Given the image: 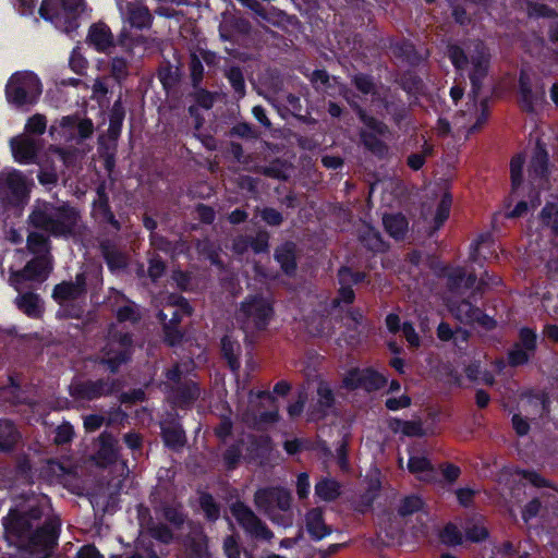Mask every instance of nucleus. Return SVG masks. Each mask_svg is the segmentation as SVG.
<instances>
[{"instance_id":"obj_13","label":"nucleus","mask_w":558,"mask_h":558,"mask_svg":"<svg viewBox=\"0 0 558 558\" xmlns=\"http://www.w3.org/2000/svg\"><path fill=\"white\" fill-rule=\"evenodd\" d=\"M86 44L101 53H109L116 47L114 36L104 22H97L89 26Z\"/></svg>"},{"instance_id":"obj_29","label":"nucleus","mask_w":558,"mask_h":558,"mask_svg":"<svg viewBox=\"0 0 558 558\" xmlns=\"http://www.w3.org/2000/svg\"><path fill=\"white\" fill-rule=\"evenodd\" d=\"M275 260L288 277H293L298 269L295 247L292 242H286L278 246L274 254Z\"/></svg>"},{"instance_id":"obj_52","label":"nucleus","mask_w":558,"mask_h":558,"mask_svg":"<svg viewBox=\"0 0 558 558\" xmlns=\"http://www.w3.org/2000/svg\"><path fill=\"white\" fill-rule=\"evenodd\" d=\"M440 542L447 546H458L463 542V535L454 523H447L439 534Z\"/></svg>"},{"instance_id":"obj_2","label":"nucleus","mask_w":558,"mask_h":558,"mask_svg":"<svg viewBox=\"0 0 558 558\" xmlns=\"http://www.w3.org/2000/svg\"><path fill=\"white\" fill-rule=\"evenodd\" d=\"M448 57L457 70H463L470 64V96L477 98L490 66V52L487 46L482 40H474L472 48L465 52L461 47L452 45L448 47Z\"/></svg>"},{"instance_id":"obj_46","label":"nucleus","mask_w":558,"mask_h":558,"mask_svg":"<svg viewBox=\"0 0 558 558\" xmlns=\"http://www.w3.org/2000/svg\"><path fill=\"white\" fill-rule=\"evenodd\" d=\"M523 165H524V157L522 155H517L511 159L510 174H511V197L512 198L520 197Z\"/></svg>"},{"instance_id":"obj_32","label":"nucleus","mask_w":558,"mask_h":558,"mask_svg":"<svg viewBox=\"0 0 558 558\" xmlns=\"http://www.w3.org/2000/svg\"><path fill=\"white\" fill-rule=\"evenodd\" d=\"M221 355L226 360L228 367L232 373H238L241 367L239 352L240 344L230 336L225 335L220 340Z\"/></svg>"},{"instance_id":"obj_48","label":"nucleus","mask_w":558,"mask_h":558,"mask_svg":"<svg viewBox=\"0 0 558 558\" xmlns=\"http://www.w3.org/2000/svg\"><path fill=\"white\" fill-rule=\"evenodd\" d=\"M102 257L111 271L123 269L126 267L125 256L114 247L107 243L101 244Z\"/></svg>"},{"instance_id":"obj_49","label":"nucleus","mask_w":558,"mask_h":558,"mask_svg":"<svg viewBox=\"0 0 558 558\" xmlns=\"http://www.w3.org/2000/svg\"><path fill=\"white\" fill-rule=\"evenodd\" d=\"M501 278L497 275L489 274L485 270L481 277L476 280L474 289L472 290V298L476 300H481L485 293V291L492 286L501 284Z\"/></svg>"},{"instance_id":"obj_37","label":"nucleus","mask_w":558,"mask_h":558,"mask_svg":"<svg viewBox=\"0 0 558 558\" xmlns=\"http://www.w3.org/2000/svg\"><path fill=\"white\" fill-rule=\"evenodd\" d=\"M243 445L244 440L238 439L233 444L229 445L222 452L221 460L226 471L232 472L240 466L242 460L244 459L242 453Z\"/></svg>"},{"instance_id":"obj_60","label":"nucleus","mask_w":558,"mask_h":558,"mask_svg":"<svg viewBox=\"0 0 558 558\" xmlns=\"http://www.w3.org/2000/svg\"><path fill=\"white\" fill-rule=\"evenodd\" d=\"M109 71L110 75L121 83L129 75V62L124 58L114 57L110 61Z\"/></svg>"},{"instance_id":"obj_18","label":"nucleus","mask_w":558,"mask_h":558,"mask_svg":"<svg viewBox=\"0 0 558 558\" xmlns=\"http://www.w3.org/2000/svg\"><path fill=\"white\" fill-rule=\"evenodd\" d=\"M102 355L95 360V363L106 367L110 374L119 373L122 365L132 360V353L122 351L114 347V343H107L102 350Z\"/></svg>"},{"instance_id":"obj_54","label":"nucleus","mask_w":558,"mask_h":558,"mask_svg":"<svg viewBox=\"0 0 558 558\" xmlns=\"http://www.w3.org/2000/svg\"><path fill=\"white\" fill-rule=\"evenodd\" d=\"M533 354L520 348V344H513L512 349L508 351L507 361L511 367H520L527 364Z\"/></svg>"},{"instance_id":"obj_55","label":"nucleus","mask_w":558,"mask_h":558,"mask_svg":"<svg viewBox=\"0 0 558 558\" xmlns=\"http://www.w3.org/2000/svg\"><path fill=\"white\" fill-rule=\"evenodd\" d=\"M189 70L192 86L193 88H196L201 85L204 77V66L202 63V59L196 52L190 54Z\"/></svg>"},{"instance_id":"obj_53","label":"nucleus","mask_w":558,"mask_h":558,"mask_svg":"<svg viewBox=\"0 0 558 558\" xmlns=\"http://www.w3.org/2000/svg\"><path fill=\"white\" fill-rule=\"evenodd\" d=\"M424 506L423 499L417 495L405 496L398 508L400 517H409L420 511Z\"/></svg>"},{"instance_id":"obj_64","label":"nucleus","mask_w":558,"mask_h":558,"mask_svg":"<svg viewBox=\"0 0 558 558\" xmlns=\"http://www.w3.org/2000/svg\"><path fill=\"white\" fill-rule=\"evenodd\" d=\"M355 301V292L351 284H340L337 296L331 300V308H338L341 303L352 304Z\"/></svg>"},{"instance_id":"obj_24","label":"nucleus","mask_w":558,"mask_h":558,"mask_svg":"<svg viewBox=\"0 0 558 558\" xmlns=\"http://www.w3.org/2000/svg\"><path fill=\"white\" fill-rule=\"evenodd\" d=\"M305 526L311 539L322 541L332 533L331 526L327 525L324 519V511L320 508H312L305 515Z\"/></svg>"},{"instance_id":"obj_36","label":"nucleus","mask_w":558,"mask_h":558,"mask_svg":"<svg viewBox=\"0 0 558 558\" xmlns=\"http://www.w3.org/2000/svg\"><path fill=\"white\" fill-rule=\"evenodd\" d=\"M361 389L367 392L380 390L388 383L387 377L373 367L361 369Z\"/></svg>"},{"instance_id":"obj_28","label":"nucleus","mask_w":558,"mask_h":558,"mask_svg":"<svg viewBox=\"0 0 558 558\" xmlns=\"http://www.w3.org/2000/svg\"><path fill=\"white\" fill-rule=\"evenodd\" d=\"M359 136L364 148L377 158L384 159L389 155V146L378 137L377 132L365 126L359 131Z\"/></svg>"},{"instance_id":"obj_58","label":"nucleus","mask_w":558,"mask_h":558,"mask_svg":"<svg viewBox=\"0 0 558 558\" xmlns=\"http://www.w3.org/2000/svg\"><path fill=\"white\" fill-rule=\"evenodd\" d=\"M383 105L387 113L392 117L395 122L399 123L405 118L407 108L402 101L396 100L393 98H384Z\"/></svg>"},{"instance_id":"obj_51","label":"nucleus","mask_w":558,"mask_h":558,"mask_svg":"<svg viewBox=\"0 0 558 558\" xmlns=\"http://www.w3.org/2000/svg\"><path fill=\"white\" fill-rule=\"evenodd\" d=\"M238 98L245 96L244 74L239 66H231L225 73Z\"/></svg>"},{"instance_id":"obj_26","label":"nucleus","mask_w":558,"mask_h":558,"mask_svg":"<svg viewBox=\"0 0 558 558\" xmlns=\"http://www.w3.org/2000/svg\"><path fill=\"white\" fill-rule=\"evenodd\" d=\"M125 14L128 22L134 28H149L153 24L154 19L149 9L138 0L126 3Z\"/></svg>"},{"instance_id":"obj_27","label":"nucleus","mask_w":558,"mask_h":558,"mask_svg":"<svg viewBox=\"0 0 558 558\" xmlns=\"http://www.w3.org/2000/svg\"><path fill=\"white\" fill-rule=\"evenodd\" d=\"M357 239L363 247L374 254H381L389 250V243L384 240L381 233L369 225H364L359 230Z\"/></svg>"},{"instance_id":"obj_33","label":"nucleus","mask_w":558,"mask_h":558,"mask_svg":"<svg viewBox=\"0 0 558 558\" xmlns=\"http://www.w3.org/2000/svg\"><path fill=\"white\" fill-rule=\"evenodd\" d=\"M315 495L323 501H335L341 495V485L335 478L322 477L315 484Z\"/></svg>"},{"instance_id":"obj_25","label":"nucleus","mask_w":558,"mask_h":558,"mask_svg":"<svg viewBox=\"0 0 558 558\" xmlns=\"http://www.w3.org/2000/svg\"><path fill=\"white\" fill-rule=\"evenodd\" d=\"M251 23L241 16L223 13L219 25V34L223 40H232L234 33L247 35L251 32Z\"/></svg>"},{"instance_id":"obj_10","label":"nucleus","mask_w":558,"mask_h":558,"mask_svg":"<svg viewBox=\"0 0 558 558\" xmlns=\"http://www.w3.org/2000/svg\"><path fill=\"white\" fill-rule=\"evenodd\" d=\"M119 389V380L110 377H101L96 380H78L69 387V395L78 401H94L102 397L116 393Z\"/></svg>"},{"instance_id":"obj_35","label":"nucleus","mask_w":558,"mask_h":558,"mask_svg":"<svg viewBox=\"0 0 558 558\" xmlns=\"http://www.w3.org/2000/svg\"><path fill=\"white\" fill-rule=\"evenodd\" d=\"M235 246L240 251L251 247L255 254L267 253L269 248V233L266 230H259L255 235H246Z\"/></svg>"},{"instance_id":"obj_57","label":"nucleus","mask_w":558,"mask_h":558,"mask_svg":"<svg viewBox=\"0 0 558 558\" xmlns=\"http://www.w3.org/2000/svg\"><path fill=\"white\" fill-rule=\"evenodd\" d=\"M366 272L354 271L349 266H341L338 270V280L340 284H359L366 279Z\"/></svg>"},{"instance_id":"obj_19","label":"nucleus","mask_w":558,"mask_h":558,"mask_svg":"<svg viewBox=\"0 0 558 558\" xmlns=\"http://www.w3.org/2000/svg\"><path fill=\"white\" fill-rule=\"evenodd\" d=\"M317 402L311 407L310 415L312 420L320 421L328 415V411L336 404V398L332 389L327 381H320L317 386Z\"/></svg>"},{"instance_id":"obj_4","label":"nucleus","mask_w":558,"mask_h":558,"mask_svg":"<svg viewBox=\"0 0 558 558\" xmlns=\"http://www.w3.org/2000/svg\"><path fill=\"white\" fill-rule=\"evenodd\" d=\"M84 0H43L39 15L64 33L78 27L77 17L84 11Z\"/></svg>"},{"instance_id":"obj_20","label":"nucleus","mask_w":558,"mask_h":558,"mask_svg":"<svg viewBox=\"0 0 558 558\" xmlns=\"http://www.w3.org/2000/svg\"><path fill=\"white\" fill-rule=\"evenodd\" d=\"M51 256H35L17 274L25 281L45 280L51 271Z\"/></svg>"},{"instance_id":"obj_63","label":"nucleus","mask_w":558,"mask_h":558,"mask_svg":"<svg viewBox=\"0 0 558 558\" xmlns=\"http://www.w3.org/2000/svg\"><path fill=\"white\" fill-rule=\"evenodd\" d=\"M116 318L119 323H137L141 319V315L136 308V305L129 301V304L120 306L116 312Z\"/></svg>"},{"instance_id":"obj_47","label":"nucleus","mask_w":558,"mask_h":558,"mask_svg":"<svg viewBox=\"0 0 558 558\" xmlns=\"http://www.w3.org/2000/svg\"><path fill=\"white\" fill-rule=\"evenodd\" d=\"M199 507L204 517L209 522H216L220 517V505L215 500L210 493L204 492L198 498Z\"/></svg>"},{"instance_id":"obj_39","label":"nucleus","mask_w":558,"mask_h":558,"mask_svg":"<svg viewBox=\"0 0 558 558\" xmlns=\"http://www.w3.org/2000/svg\"><path fill=\"white\" fill-rule=\"evenodd\" d=\"M40 299L34 292H26L15 299L17 308L29 318H38L41 315Z\"/></svg>"},{"instance_id":"obj_61","label":"nucleus","mask_w":558,"mask_h":558,"mask_svg":"<svg viewBox=\"0 0 558 558\" xmlns=\"http://www.w3.org/2000/svg\"><path fill=\"white\" fill-rule=\"evenodd\" d=\"M408 470L412 474L433 472L434 466L430 460L425 456H410L408 460Z\"/></svg>"},{"instance_id":"obj_30","label":"nucleus","mask_w":558,"mask_h":558,"mask_svg":"<svg viewBox=\"0 0 558 558\" xmlns=\"http://www.w3.org/2000/svg\"><path fill=\"white\" fill-rule=\"evenodd\" d=\"M383 223L387 233L397 241L403 240L408 233L409 221L402 211L387 213L383 216Z\"/></svg>"},{"instance_id":"obj_34","label":"nucleus","mask_w":558,"mask_h":558,"mask_svg":"<svg viewBox=\"0 0 558 558\" xmlns=\"http://www.w3.org/2000/svg\"><path fill=\"white\" fill-rule=\"evenodd\" d=\"M20 438L21 434L12 421L0 420V451H11Z\"/></svg>"},{"instance_id":"obj_42","label":"nucleus","mask_w":558,"mask_h":558,"mask_svg":"<svg viewBox=\"0 0 558 558\" xmlns=\"http://www.w3.org/2000/svg\"><path fill=\"white\" fill-rule=\"evenodd\" d=\"M51 296L61 306H63L68 301H75L82 298V295L72 284V281L65 280L53 287Z\"/></svg>"},{"instance_id":"obj_59","label":"nucleus","mask_w":558,"mask_h":558,"mask_svg":"<svg viewBox=\"0 0 558 558\" xmlns=\"http://www.w3.org/2000/svg\"><path fill=\"white\" fill-rule=\"evenodd\" d=\"M230 136H236L243 140H257L260 132L247 122H240L233 125L229 132Z\"/></svg>"},{"instance_id":"obj_41","label":"nucleus","mask_w":558,"mask_h":558,"mask_svg":"<svg viewBox=\"0 0 558 558\" xmlns=\"http://www.w3.org/2000/svg\"><path fill=\"white\" fill-rule=\"evenodd\" d=\"M125 117V110L122 105L121 96L114 101L109 114L108 133L111 138H117L121 133V128Z\"/></svg>"},{"instance_id":"obj_40","label":"nucleus","mask_w":558,"mask_h":558,"mask_svg":"<svg viewBox=\"0 0 558 558\" xmlns=\"http://www.w3.org/2000/svg\"><path fill=\"white\" fill-rule=\"evenodd\" d=\"M465 376L472 383H483L487 386H493L496 383L495 375L488 371L483 369L480 361H473L465 366Z\"/></svg>"},{"instance_id":"obj_6","label":"nucleus","mask_w":558,"mask_h":558,"mask_svg":"<svg viewBox=\"0 0 558 558\" xmlns=\"http://www.w3.org/2000/svg\"><path fill=\"white\" fill-rule=\"evenodd\" d=\"M274 315L272 302L260 293L248 294L240 303L239 320L256 331H265Z\"/></svg>"},{"instance_id":"obj_21","label":"nucleus","mask_w":558,"mask_h":558,"mask_svg":"<svg viewBox=\"0 0 558 558\" xmlns=\"http://www.w3.org/2000/svg\"><path fill=\"white\" fill-rule=\"evenodd\" d=\"M163 445L172 451L181 450L186 444V434L178 420H171L160 425Z\"/></svg>"},{"instance_id":"obj_50","label":"nucleus","mask_w":558,"mask_h":558,"mask_svg":"<svg viewBox=\"0 0 558 558\" xmlns=\"http://www.w3.org/2000/svg\"><path fill=\"white\" fill-rule=\"evenodd\" d=\"M519 341L514 344H520V348L529 351L534 355L537 350V333L534 329L523 326L519 329L518 332Z\"/></svg>"},{"instance_id":"obj_15","label":"nucleus","mask_w":558,"mask_h":558,"mask_svg":"<svg viewBox=\"0 0 558 558\" xmlns=\"http://www.w3.org/2000/svg\"><path fill=\"white\" fill-rule=\"evenodd\" d=\"M199 396V385L192 379H185L183 384L173 386L170 390V397L173 405L181 410L192 408L198 400Z\"/></svg>"},{"instance_id":"obj_31","label":"nucleus","mask_w":558,"mask_h":558,"mask_svg":"<svg viewBox=\"0 0 558 558\" xmlns=\"http://www.w3.org/2000/svg\"><path fill=\"white\" fill-rule=\"evenodd\" d=\"M520 105L524 111L533 112L535 107L543 100L544 92L534 93L531 88L529 77L525 74L520 75Z\"/></svg>"},{"instance_id":"obj_38","label":"nucleus","mask_w":558,"mask_h":558,"mask_svg":"<svg viewBox=\"0 0 558 558\" xmlns=\"http://www.w3.org/2000/svg\"><path fill=\"white\" fill-rule=\"evenodd\" d=\"M350 107L359 117L360 121L368 129L377 132L379 135H387L389 133V128L383 121L376 119L373 116L367 114V112L354 100H350L347 98Z\"/></svg>"},{"instance_id":"obj_43","label":"nucleus","mask_w":558,"mask_h":558,"mask_svg":"<svg viewBox=\"0 0 558 558\" xmlns=\"http://www.w3.org/2000/svg\"><path fill=\"white\" fill-rule=\"evenodd\" d=\"M117 440L112 434L105 430L99 436V457L105 460L107 463L116 462L118 458V451L116 448Z\"/></svg>"},{"instance_id":"obj_9","label":"nucleus","mask_w":558,"mask_h":558,"mask_svg":"<svg viewBox=\"0 0 558 558\" xmlns=\"http://www.w3.org/2000/svg\"><path fill=\"white\" fill-rule=\"evenodd\" d=\"M230 512L246 536L267 542L274 537L272 531L244 501H233L230 505Z\"/></svg>"},{"instance_id":"obj_62","label":"nucleus","mask_w":558,"mask_h":558,"mask_svg":"<svg viewBox=\"0 0 558 558\" xmlns=\"http://www.w3.org/2000/svg\"><path fill=\"white\" fill-rule=\"evenodd\" d=\"M162 333L163 342L171 348L181 344L184 338V332L180 329V327L171 326L168 324H163Z\"/></svg>"},{"instance_id":"obj_14","label":"nucleus","mask_w":558,"mask_h":558,"mask_svg":"<svg viewBox=\"0 0 558 558\" xmlns=\"http://www.w3.org/2000/svg\"><path fill=\"white\" fill-rule=\"evenodd\" d=\"M497 257V244L489 231L483 232L470 245L469 259L483 266V262Z\"/></svg>"},{"instance_id":"obj_45","label":"nucleus","mask_w":558,"mask_h":558,"mask_svg":"<svg viewBox=\"0 0 558 558\" xmlns=\"http://www.w3.org/2000/svg\"><path fill=\"white\" fill-rule=\"evenodd\" d=\"M26 245L28 251L35 256H50V242L49 238L39 232H29L27 235Z\"/></svg>"},{"instance_id":"obj_5","label":"nucleus","mask_w":558,"mask_h":558,"mask_svg":"<svg viewBox=\"0 0 558 558\" xmlns=\"http://www.w3.org/2000/svg\"><path fill=\"white\" fill-rule=\"evenodd\" d=\"M50 211H31L29 223L36 228L58 236H74L80 232L78 222L81 211H56L58 215L51 217Z\"/></svg>"},{"instance_id":"obj_8","label":"nucleus","mask_w":558,"mask_h":558,"mask_svg":"<svg viewBox=\"0 0 558 558\" xmlns=\"http://www.w3.org/2000/svg\"><path fill=\"white\" fill-rule=\"evenodd\" d=\"M29 197V186L22 172L12 170L0 173V204L3 207H24Z\"/></svg>"},{"instance_id":"obj_1","label":"nucleus","mask_w":558,"mask_h":558,"mask_svg":"<svg viewBox=\"0 0 558 558\" xmlns=\"http://www.w3.org/2000/svg\"><path fill=\"white\" fill-rule=\"evenodd\" d=\"M5 537L27 558H48L58 546L61 522L46 518L39 505L10 509L2 518Z\"/></svg>"},{"instance_id":"obj_17","label":"nucleus","mask_w":558,"mask_h":558,"mask_svg":"<svg viewBox=\"0 0 558 558\" xmlns=\"http://www.w3.org/2000/svg\"><path fill=\"white\" fill-rule=\"evenodd\" d=\"M15 160L24 163L35 162L40 142L28 135L13 137L10 142Z\"/></svg>"},{"instance_id":"obj_7","label":"nucleus","mask_w":558,"mask_h":558,"mask_svg":"<svg viewBox=\"0 0 558 558\" xmlns=\"http://www.w3.org/2000/svg\"><path fill=\"white\" fill-rule=\"evenodd\" d=\"M40 94V82L32 72L14 73L5 86V95L9 102L17 107L33 105Z\"/></svg>"},{"instance_id":"obj_44","label":"nucleus","mask_w":558,"mask_h":558,"mask_svg":"<svg viewBox=\"0 0 558 558\" xmlns=\"http://www.w3.org/2000/svg\"><path fill=\"white\" fill-rule=\"evenodd\" d=\"M477 301L472 298V292L466 299L461 300L457 305L458 317L466 324H474L475 317L482 310L476 305Z\"/></svg>"},{"instance_id":"obj_12","label":"nucleus","mask_w":558,"mask_h":558,"mask_svg":"<svg viewBox=\"0 0 558 558\" xmlns=\"http://www.w3.org/2000/svg\"><path fill=\"white\" fill-rule=\"evenodd\" d=\"M254 502L264 511L275 510L274 506L282 512L291 511L292 495L281 486L259 488L254 494Z\"/></svg>"},{"instance_id":"obj_22","label":"nucleus","mask_w":558,"mask_h":558,"mask_svg":"<svg viewBox=\"0 0 558 558\" xmlns=\"http://www.w3.org/2000/svg\"><path fill=\"white\" fill-rule=\"evenodd\" d=\"M447 288L453 293H463L468 290H473L477 277L474 272L466 274L463 267H453L446 274Z\"/></svg>"},{"instance_id":"obj_56","label":"nucleus","mask_w":558,"mask_h":558,"mask_svg":"<svg viewBox=\"0 0 558 558\" xmlns=\"http://www.w3.org/2000/svg\"><path fill=\"white\" fill-rule=\"evenodd\" d=\"M287 167H286V163L283 161H281L280 159H276L274 161H271L269 165L267 166H262L258 168V172L268 177V178H272V179H283L286 180L288 178V174H287Z\"/></svg>"},{"instance_id":"obj_11","label":"nucleus","mask_w":558,"mask_h":558,"mask_svg":"<svg viewBox=\"0 0 558 558\" xmlns=\"http://www.w3.org/2000/svg\"><path fill=\"white\" fill-rule=\"evenodd\" d=\"M476 99L473 97V104H466L468 110L458 112L453 119L454 126L460 130H466V135L476 132L487 121L488 104L487 98L481 99L477 108Z\"/></svg>"},{"instance_id":"obj_23","label":"nucleus","mask_w":558,"mask_h":558,"mask_svg":"<svg viewBox=\"0 0 558 558\" xmlns=\"http://www.w3.org/2000/svg\"><path fill=\"white\" fill-rule=\"evenodd\" d=\"M271 452V438L268 435H250L246 446V457L248 462L262 464L268 459Z\"/></svg>"},{"instance_id":"obj_3","label":"nucleus","mask_w":558,"mask_h":558,"mask_svg":"<svg viewBox=\"0 0 558 558\" xmlns=\"http://www.w3.org/2000/svg\"><path fill=\"white\" fill-rule=\"evenodd\" d=\"M548 161L545 145L537 142L529 165V198L518 199L513 209H533L543 205L539 191L548 190L550 186Z\"/></svg>"},{"instance_id":"obj_16","label":"nucleus","mask_w":558,"mask_h":558,"mask_svg":"<svg viewBox=\"0 0 558 558\" xmlns=\"http://www.w3.org/2000/svg\"><path fill=\"white\" fill-rule=\"evenodd\" d=\"M181 545L183 558H210L208 537L201 530L187 533Z\"/></svg>"}]
</instances>
